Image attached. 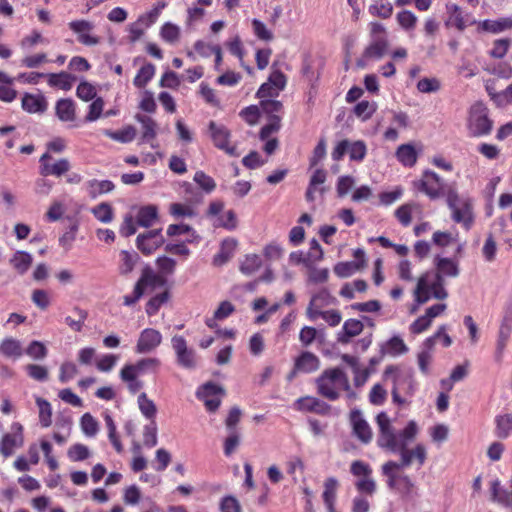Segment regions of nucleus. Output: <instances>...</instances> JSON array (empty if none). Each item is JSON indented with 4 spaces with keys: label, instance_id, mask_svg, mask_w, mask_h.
<instances>
[{
    "label": "nucleus",
    "instance_id": "f257e3e1",
    "mask_svg": "<svg viewBox=\"0 0 512 512\" xmlns=\"http://www.w3.org/2000/svg\"><path fill=\"white\" fill-rule=\"evenodd\" d=\"M378 425L377 446L392 453L400 454L398 469L408 467L415 459L419 466L424 465L427 459V451L423 444H417L413 449H408V443L416 437L418 426L415 421L407 423L401 432H397L392 425L387 413L380 412L376 417Z\"/></svg>",
    "mask_w": 512,
    "mask_h": 512
},
{
    "label": "nucleus",
    "instance_id": "f03ea898",
    "mask_svg": "<svg viewBox=\"0 0 512 512\" xmlns=\"http://www.w3.org/2000/svg\"><path fill=\"white\" fill-rule=\"evenodd\" d=\"M435 265L436 272H425L417 280L413 296L418 304H425L432 297L446 299L448 292L444 287V276L456 277L459 274L458 263L450 258L437 257Z\"/></svg>",
    "mask_w": 512,
    "mask_h": 512
},
{
    "label": "nucleus",
    "instance_id": "7ed1b4c3",
    "mask_svg": "<svg viewBox=\"0 0 512 512\" xmlns=\"http://www.w3.org/2000/svg\"><path fill=\"white\" fill-rule=\"evenodd\" d=\"M317 394L330 401H336L340 392L350 391V382L346 373L339 367L325 369L316 379Z\"/></svg>",
    "mask_w": 512,
    "mask_h": 512
},
{
    "label": "nucleus",
    "instance_id": "20e7f679",
    "mask_svg": "<svg viewBox=\"0 0 512 512\" xmlns=\"http://www.w3.org/2000/svg\"><path fill=\"white\" fill-rule=\"evenodd\" d=\"M160 366L161 361L156 357L141 358L135 363L125 364L119 372V377L126 384L129 393L136 394L144 387V382L139 376L147 372L157 373Z\"/></svg>",
    "mask_w": 512,
    "mask_h": 512
},
{
    "label": "nucleus",
    "instance_id": "39448f33",
    "mask_svg": "<svg viewBox=\"0 0 512 512\" xmlns=\"http://www.w3.org/2000/svg\"><path fill=\"white\" fill-rule=\"evenodd\" d=\"M384 377L392 380L391 394L394 403L403 405L406 399L401 394L409 397L414 394L416 385L410 372H403L398 366L389 365L384 370Z\"/></svg>",
    "mask_w": 512,
    "mask_h": 512
},
{
    "label": "nucleus",
    "instance_id": "423d86ee",
    "mask_svg": "<svg viewBox=\"0 0 512 512\" xmlns=\"http://www.w3.org/2000/svg\"><path fill=\"white\" fill-rule=\"evenodd\" d=\"M414 187L432 200L441 197H446L447 200L449 193L456 191L453 186L448 185L442 177L432 170H425L421 178L414 182Z\"/></svg>",
    "mask_w": 512,
    "mask_h": 512
},
{
    "label": "nucleus",
    "instance_id": "0eeeda50",
    "mask_svg": "<svg viewBox=\"0 0 512 512\" xmlns=\"http://www.w3.org/2000/svg\"><path fill=\"white\" fill-rule=\"evenodd\" d=\"M493 128V121L489 117V110L482 102L474 103L468 113L467 129L472 137L489 135Z\"/></svg>",
    "mask_w": 512,
    "mask_h": 512
},
{
    "label": "nucleus",
    "instance_id": "6e6552de",
    "mask_svg": "<svg viewBox=\"0 0 512 512\" xmlns=\"http://www.w3.org/2000/svg\"><path fill=\"white\" fill-rule=\"evenodd\" d=\"M320 358L308 350L301 351L293 361L291 370L286 375V380L292 382L299 374H312L320 369Z\"/></svg>",
    "mask_w": 512,
    "mask_h": 512
},
{
    "label": "nucleus",
    "instance_id": "1a4fd4ad",
    "mask_svg": "<svg viewBox=\"0 0 512 512\" xmlns=\"http://www.w3.org/2000/svg\"><path fill=\"white\" fill-rule=\"evenodd\" d=\"M395 470H398L396 461L391 460L382 465V473L388 478V487L403 495H410L415 488L414 482L406 474H396Z\"/></svg>",
    "mask_w": 512,
    "mask_h": 512
},
{
    "label": "nucleus",
    "instance_id": "9d476101",
    "mask_svg": "<svg viewBox=\"0 0 512 512\" xmlns=\"http://www.w3.org/2000/svg\"><path fill=\"white\" fill-rule=\"evenodd\" d=\"M345 154L349 155L351 161L362 162L367 154V146L362 140L351 142L348 139H343L335 145L331 157L334 161L339 162Z\"/></svg>",
    "mask_w": 512,
    "mask_h": 512
},
{
    "label": "nucleus",
    "instance_id": "9b49d317",
    "mask_svg": "<svg viewBox=\"0 0 512 512\" xmlns=\"http://www.w3.org/2000/svg\"><path fill=\"white\" fill-rule=\"evenodd\" d=\"M210 138L216 148L232 157L239 156L237 147L230 143L231 131L221 123L210 121L208 124Z\"/></svg>",
    "mask_w": 512,
    "mask_h": 512
},
{
    "label": "nucleus",
    "instance_id": "f8f14e48",
    "mask_svg": "<svg viewBox=\"0 0 512 512\" xmlns=\"http://www.w3.org/2000/svg\"><path fill=\"white\" fill-rule=\"evenodd\" d=\"M447 204L452 211V219L456 223H461L466 229H469L473 223L471 205L459 198L457 191L449 193Z\"/></svg>",
    "mask_w": 512,
    "mask_h": 512
},
{
    "label": "nucleus",
    "instance_id": "ddd939ff",
    "mask_svg": "<svg viewBox=\"0 0 512 512\" xmlns=\"http://www.w3.org/2000/svg\"><path fill=\"white\" fill-rule=\"evenodd\" d=\"M172 348L176 355L177 364L191 370L197 366V355L194 349L189 348L186 339L181 335H175L171 339Z\"/></svg>",
    "mask_w": 512,
    "mask_h": 512
},
{
    "label": "nucleus",
    "instance_id": "4468645a",
    "mask_svg": "<svg viewBox=\"0 0 512 512\" xmlns=\"http://www.w3.org/2000/svg\"><path fill=\"white\" fill-rule=\"evenodd\" d=\"M225 394L224 389L213 383L207 382L196 391V397L204 402L206 409L215 412L221 404V396Z\"/></svg>",
    "mask_w": 512,
    "mask_h": 512
},
{
    "label": "nucleus",
    "instance_id": "2eb2a0df",
    "mask_svg": "<svg viewBox=\"0 0 512 512\" xmlns=\"http://www.w3.org/2000/svg\"><path fill=\"white\" fill-rule=\"evenodd\" d=\"M51 160L52 155L48 154H42L39 159V172L44 177H61L62 175L67 173L71 168V164L69 160L66 158L58 159L54 163H52Z\"/></svg>",
    "mask_w": 512,
    "mask_h": 512
},
{
    "label": "nucleus",
    "instance_id": "dca6fc26",
    "mask_svg": "<svg viewBox=\"0 0 512 512\" xmlns=\"http://www.w3.org/2000/svg\"><path fill=\"white\" fill-rule=\"evenodd\" d=\"M161 343L162 334L160 331L153 328H145L138 337L135 352L138 354L150 353L159 347Z\"/></svg>",
    "mask_w": 512,
    "mask_h": 512
},
{
    "label": "nucleus",
    "instance_id": "f3484780",
    "mask_svg": "<svg viewBox=\"0 0 512 512\" xmlns=\"http://www.w3.org/2000/svg\"><path fill=\"white\" fill-rule=\"evenodd\" d=\"M164 243L161 229L150 230L139 234L136 239L137 248L145 255L152 254Z\"/></svg>",
    "mask_w": 512,
    "mask_h": 512
},
{
    "label": "nucleus",
    "instance_id": "a211bd4d",
    "mask_svg": "<svg viewBox=\"0 0 512 512\" xmlns=\"http://www.w3.org/2000/svg\"><path fill=\"white\" fill-rule=\"evenodd\" d=\"M294 407L298 411L310 412L318 415H328L331 411V406L314 396H303L298 398Z\"/></svg>",
    "mask_w": 512,
    "mask_h": 512
},
{
    "label": "nucleus",
    "instance_id": "6ab92c4d",
    "mask_svg": "<svg viewBox=\"0 0 512 512\" xmlns=\"http://www.w3.org/2000/svg\"><path fill=\"white\" fill-rule=\"evenodd\" d=\"M69 28L78 35L77 40L79 43L86 46H95L100 43L98 36L90 34L93 30L94 25L87 20H75L71 21Z\"/></svg>",
    "mask_w": 512,
    "mask_h": 512
},
{
    "label": "nucleus",
    "instance_id": "aec40b11",
    "mask_svg": "<svg viewBox=\"0 0 512 512\" xmlns=\"http://www.w3.org/2000/svg\"><path fill=\"white\" fill-rule=\"evenodd\" d=\"M350 422L352 425L353 435L363 444L372 441L373 432L368 422L363 418L359 410H353L350 413Z\"/></svg>",
    "mask_w": 512,
    "mask_h": 512
},
{
    "label": "nucleus",
    "instance_id": "412c9836",
    "mask_svg": "<svg viewBox=\"0 0 512 512\" xmlns=\"http://www.w3.org/2000/svg\"><path fill=\"white\" fill-rule=\"evenodd\" d=\"M11 429L12 432L6 433L0 441V453L4 457L11 456L15 450L23 444L21 425L15 423L12 425Z\"/></svg>",
    "mask_w": 512,
    "mask_h": 512
},
{
    "label": "nucleus",
    "instance_id": "4be33fe9",
    "mask_svg": "<svg viewBox=\"0 0 512 512\" xmlns=\"http://www.w3.org/2000/svg\"><path fill=\"white\" fill-rule=\"evenodd\" d=\"M136 284L139 285L140 289L145 293L165 286L166 280L162 275H159L151 268L146 267L142 270L141 276Z\"/></svg>",
    "mask_w": 512,
    "mask_h": 512
},
{
    "label": "nucleus",
    "instance_id": "5701e85b",
    "mask_svg": "<svg viewBox=\"0 0 512 512\" xmlns=\"http://www.w3.org/2000/svg\"><path fill=\"white\" fill-rule=\"evenodd\" d=\"M448 12L450 16L446 26H454L460 32L464 31L469 25L476 23V20L469 21V14H464L462 9L456 4L448 6Z\"/></svg>",
    "mask_w": 512,
    "mask_h": 512
},
{
    "label": "nucleus",
    "instance_id": "b1692460",
    "mask_svg": "<svg viewBox=\"0 0 512 512\" xmlns=\"http://www.w3.org/2000/svg\"><path fill=\"white\" fill-rule=\"evenodd\" d=\"M364 329L360 320L348 319L344 322L341 331L337 335V341L341 344H348L351 339L359 335Z\"/></svg>",
    "mask_w": 512,
    "mask_h": 512
},
{
    "label": "nucleus",
    "instance_id": "393cba45",
    "mask_svg": "<svg viewBox=\"0 0 512 512\" xmlns=\"http://www.w3.org/2000/svg\"><path fill=\"white\" fill-rule=\"evenodd\" d=\"M135 120L142 126V140L150 143L151 147L155 148L156 145H154L152 141L155 140L157 136L158 125L156 121L150 116L139 113L135 115Z\"/></svg>",
    "mask_w": 512,
    "mask_h": 512
},
{
    "label": "nucleus",
    "instance_id": "a878e982",
    "mask_svg": "<svg viewBox=\"0 0 512 512\" xmlns=\"http://www.w3.org/2000/svg\"><path fill=\"white\" fill-rule=\"evenodd\" d=\"M389 42L387 37L372 40L370 44L365 48L363 52V58L370 59H381L387 52Z\"/></svg>",
    "mask_w": 512,
    "mask_h": 512
},
{
    "label": "nucleus",
    "instance_id": "bb28decb",
    "mask_svg": "<svg viewBox=\"0 0 512 512\" xmlns=\"http://www.w3.org/2000/svg\"><path fill=\"white\" fill-rule=\"evenodd\" d=\"M88 195L95 199L100 195L112 192L115 189V184L110 180H97L91 179L86 183Z\"/></svg>",
    "mask_w": 512,
    "mask_h": 512
},
{
    "label": "nucleus",
    "instance_id": "cd10ccee",
    "mask_svg": "<svg viewBox=\"0 0 512 512\" xmlns=\"http://www.w3.org/2000/svg\"><path fill=\"white\" fill-rule=\"evenodd\" d=\"M0 354L7 358H19L23 354V347L19 340L6 337L0 343Z\"/></svg>",
    "mask_w": 512,
    "mask_h": 512
},
{
    "label": "nucleus",
    "instance_id": "c85d7f7f",
    "mask_svg": "<svg viewBox=\"0 0 512 512\" xmlns=\"http://www.w3.org/2000/svg\"><path fill=\"white\" fill-rule=\"evenodd\" d=\"M338 485V480L334 477H329L324 482L322 497L328 511L334 510Z\"/></svg>",
    "mask_w": 512,
    "mask_h": 512
},
{
    "label": "nucleus",
    "instance_id": "c756f323",
    "mask_svg": "<svg viewBox=\"0 0 512 512\" xmlns=\"http://www.w3.org/2000/svg\"><path fill=\"white\" fill-rule=\"evenodd\" d=\"M308 268V282L312 284L325 283L329 279V270L327 268H317L312 265L309 259H299Z\"/></svg>",
    "mask_w": 512,
    "mask_h": 512
},
{
    "label": "nucleus",
    "instance_id": "7c9ffc66",
    "mask_svg": "<svg viewBox=\"0 0 512 512\" xmlns=\"http://www.w3.org/2000/svg\"><path fill=\"white\" fill-rule=\"evenodd\" d=\"M396 157L402 165L413 167L417 162L418 155L413 145L402 144L396 150Z\"/></svg>",
    "mask_w": 512,
    "mask_h": 512
},
{
    "label": "nucleus",
    "instance_id": "2f4dec72",
    "mask_svg": "<svg viewBox=\"0 0 512 512\" xmlns=\"http://www.w3.org/2000/svg\"><path fill=\"white\" fill-rule=\"evenodd\" d=\"M75 81L76 77L66 72L52 73L48 75V83L50 86L58 87L65 91L70 90Z\"/></svg>",
    "mask_w": 512,
    "mask_h": 512
},
{
    "label": "nucleus",
    "instance_id": "473e14b6",
    "mask_svg": "<svg viewBox=\"0 0 512 512\" xmlns=\"http://www.w3.org/2000/svg\"><path fill=\"white\" fill-rule=\"evenodd\" d=\"M158 217V209L155 205H146L139 209L136 217L137 224L142 227H150Z\"/></svg>",
    "mask_w": 512,
    "mask_h": 512
},
{
    "label": "nucleus",
    "instance_id": "72a5a7b5",
    "mask_svg": "<svg viewBox=\"0 0 512 512\" xmlns=\"http://www.w3.org/2000/svg\"><path fill=\"white\" fill-rule=\"evenodd\" d=\"M56 115L61 121L75 120V104L71 99H60L56 104Z\"/></svg>",
    "mask_w": 512,
    "mask_h": 512
},
{
    "label": "nucleus",
    "instance_id": "f704fd0d",
    "mask_svg": "<svg viewBox=\"0 0 512 512\" xmlns=\"http://www.w3.org/2000/svg\"><path fill=\"white\" fill-rule=\"evenodd\" d=\"M480 28L483 31L490 33H500L504 30L512 28V19L511 18H501L498 20H484L480 23Z\"/></svg>",
    "mask_w": 512,
    "mask_h": 512
},
{
    "label": "nucleus",
    "instance_id": "c9c22d12",
    "mask_svg": "<svg viewBox=\"0 0 512 512\" xmlns=\"http://www.w3.org/2000/svg\"><path fill=\"white\" fill-rule=\"evenodd\" d=\"M137 403L140 412L144 417L147 419L153 421L155 420L156 413H157V407L152 399L148 397V395L145 392H142L139 394L137 398Z\"/></svg>",
    "mask_w": 512,
    "mask_h": 512
},
{
    "label": "nucleus",
    "instance_id": "e433bc0d",
    "mask_svg": "<svg viewBox=\"0 0 512 512\" xmlns=\"http://www.w3.org/2000/svg\"><path fill=\"white\" fill-rule=\"evenodd\" d=\"M78 230L79 221L77 219H72L67 230L59 237V245L66 251L70 250L76 240Z\"/></svg>",
    "mask_w": 512,
    "mask_h": 512
},
{
    "label": "nucleus",
    "instance_id": "4c0bfd02",
    "mask_svg": "<svg viewBox=\"0 0 512 512\" xmlns=\"http://www.w3.org/2000/svg\"><path fill=\"white\" fill-rule=\"evenodd\" d=\"M154 75L155 66L152 63H147L139 69L138 73L134 77L133 84L137 88H145Z\"/></svg>",
    "mask_w": 512,
    "mask_h": 512
},
{
    "label": "nucleus",
    "instance_id": "58836bf2",
    "mask_svg": "<svg viewBox=\"0 0 512 512\" xmlns=\"http://www.w3.org/2000/svg\"><path fill=\"white\" fill-rule=\"evenodd\" d=\"M419 208V205L416 204V203H405L401 206H399L396 210H395V217L397 218V220L399 221V223L404 226V227H407L411 224L412 222V213L417 210Z\"/></svg>",
    "mask_w": 512,
    "mask_h": 512
},
{
    "label": "nucleus",
    "instance_id": "ea45409f",
    "mask_svg": "<svg viewBox=\"0 0 512 512\" xmlns=\"http://www.w3.org/2000/svg\"><path fill=\"white\" fill-rule=\"evenodd\" d=\"M376 109L377 105L375 102L363 100L355 105L353 113L357 118L365 122L372 117V115L376 112Z\"/></svg>",
    "mask_w": 512,
    "mask_h": 512
},
{
    "label": "nucleus",
    "instance_id": "a19ab883",
    "mask_svg": "<svg viewBox=\"0 0 512 512\" xmlns=\"http://www.w3.org/2000/svg\"><path fill=\"white\" fill-rule=\"evenodd\" d=\"M91 212L98 221L105 224L112 222L114 219L113 207L107 202H102L94 206Z\"/></svg>",
    "mask_w": 512,
    "mask_h": 512
},
{
    "label": "nucleus",
    "instance_id": "79ce46f5",
    "mask_svg": "<svg viewBox=\"0 0 512 512\" xmlns=\"http://www.w3.org/2000/svg\"><path fill=\"white\" fill-rule=\"evenodd\" d=\"M262 260L257 254H248L240 264V271L247 276L252 275L260 269Z\"/></svg>",
    "mask_w": 512,
    "mask_h": 512
},
{
    "label": "nucleus",
    "instance_id": "37998d69",
    "mask_svg": "<svg viewBox=\"0 0 512 512\" xmlns=\"http://www.w3.org/2000/svg\"><path fill=\"white\" fill-rule=\"evenodd\" d=\"M369 13L381 19H389L393 14V6L388 0H378L369 6Z\"/></svg>",
    "mask_w": 512,
    "mask_h": 512
},
{
    "label": "nucleus",
    "instance_id": "c03bdc74",
    "mask_svg": "<svg viewBox=\"0 0 512 512\" xmlns=\"http://www.w3.org/2000/svg\"><path fill=\"white\" fill-rule=\"evenodd\" d=\"M137 260L138 255L136 253H130L126 250H122L120 252L119 273L121 275H128L131 273Z\"/></svg>",
    "mask_w": 512,
    "mask_h": 512
},
{
    "label": "nucleus",
    "instance_id": "a18cd8bd",
    "mask_svg": "<svg viewBox=\"0 0 512 512\" xmlns=\"http://www.w3.org/2000/svg\"><path fill=\"white\" fill-rule=\"evenodd\" d=\"M186 233H191V238L186 240L187 243H197L199 241V235H197L196 232L192 229V227L187 224H171L167 228V235L170 237Z\"/></svg>",
    "mask_w": 512,
    "mask_h": 512
},
{
    "label": "nucleus",
    "instance_id": "49530a36",
    "mask_svg": "<svg viewBox=\"0 0 512 512\" xmlns=\"http://www.w3.org/2000/svg\"><path fill=\"white\" fill-rule=\"evenodd\" d=\"M496 436L507 438L512 433V414L500 415L496 418Z\"/></svg>",
    "mask_w": 512,
    "mask_h": 512
},
{
    "label": "nucleus",
    "instance_id": "de8ad7c7",
    "mask_svg": "<svg viewBox=\"0 0 512 512\" xmlns=\"http://www.w3.org/2000/svg\"><path fill=\"white\" fill-rule=\"evenodd\" d=\"M166 6H167V3L165 1H158L150 11H148L138 17L139 22H142L144 27H150L157 21L161 11Z\"/></svg>",
    "mask_w": 512,
    "mask_h": 512
},
{
    "label": "nucleus",
    "instance_id": "09e8293b",
    "mask_svg": "<svg viewBox=\"0 0 512 512\" xmlns=\"http://www.w3.org/2000/svg\"><path fill=\"white\" fill-rule=\"evenodd\" d=\"M37 406L39 408V423L43 428H47L52 424V408L48 401L37 398Z\"/></svg>",
    "mask_w": 512,
    "mask_h": 512
},
{
    "label": "nucleus",
    "instance_id": "8fccbe9b",
    "mask_svg": "<svg viewBox=\"0 0 512 512\" xmlns=\"http://www.w3.org/2000/svg\"><path fill=\"white\" fill-rule=\"evenodd\" d=\"M396 19L399 26L406 31L413 30L418 21L417 16L410 10H402L398 12Z\"/></svg>",
    "mask_w": 512,
    "mask_h": 512
},
{
    "label": "nucleus",
    "instance_id": "3c124183",
    "mask_svg": "<svg viewBox=\"0 0 512 512\" xmlns=\"http://www.w3.org/2000/svg\"><path fill=\"white\" fill-rule=\"evenodd\" d=\"M260 107L262 111L270 117H281L279 113L283 110V104L279 100L275 99H263L260 101Z\"/></svg>",
    "mask_w": 512,
    "mask_h": 512
},
{
    "label": "nucleus",
    "instance_id": "603ef678",
    "mask_svg": "<svg viewBox=\"0 0 512 512\" xmlns=\"http://www.w3.org/2000/svg\"><path fill=\"white\" fill-rule=\"evenodd\" d=\"M80 426L83 433L88 437H93L99 430L98 421L90 414L85 413L80 419Z\"/></svg>",
    "mask_w": 512,
    "mask_h": 512
},
{
    "label": "nucleus",
    "instance_id": "864d4df0",
    "mask_svg": "<svg viewBox=\"0 0 512 512\" xmlns=\"http://www.w3.org/2000/svg\"><path fill=\"white\" fill-rule=\"evenodd\" d=\"M408 347L399 336H393L386 342V352L392 356L405 354Z\"/></svg>",
    "mask_w": 512,
    "mask_h": 512
},
{
    "label": "nucleus",
    "instance_id": "5fc2aeb1",
    "mask_svg": "<svg viewBox=\"0 0 512 512\" xmlns=\"http://www.w3.org/2000/svg\"><path fill=\"white\" fill-rule=\"evenodd\" d=\"M168 298L169 292L167 290L152 297L146 304L147 315L153 316L157 314L160 307L168 301Z\"/></svg>",
    "mask_w": 512,
    "mask_h": 512
},
{
    "label": "nucleus",
    "instance_id": "6e6d98bb",
    "mask_svg": "<svg viewBox=\"0 0 512 512\" xmlns=\"http://www.w3.org/2000/svg\"><path fill=\"white\" fill-rule=\"evenodd\" d=\"M111 139L121 142V143H129L132 142L136 136V129L129 125L125 128L114 131V132H107L106 133Z\"/></svg>",
    "mask_w": 512,
    "mask_h": 512
},
{
    "label": "nucleus",
    "instance_id": "4d7b16f0",
    "mask_svg": "<svg viewBox=\"0 0 512 512\" xmlns=\"http://www.w3.org/2000/svg\"><path fill=\"white\" fill-rule=\"evenodd\" d=\"M326 140L321 138L309 158V169L315 168L326 157Z\"/></svg>",
    "mask_w": 512,
    "mask_h": 512
},
{
    "label": "nucleus",
    "instance_id": "13d9d810",
    "mask_svg": "<svg viewBox=\"0 0 512 512\" xmlns=\"http://www.w3.org/2000/svg\"><path fill=\"white\" fill-rule=\"evenodd\" d=\"M157 425L155 420L151 421L143 429V444L147 448H152L157 445Z\"/></svg>",
    "mask_w": 512,
    "mask_h": 512
},
{
    "label": "nucleus",
    "instance_id": "bf43d9fd",
    "mask_svg": "<svg viewBox=\"0 0 512 512\" xmlns=\"http://www.w3.org/2000/svg\"><path fill=\"white\" fill-rule=\"evenodd\" d=\"M238 225L236 213L233 210L226 211L223 215L217 218V227H222L228 231L235 230Z\"/></svg>",
    "mask_w": 512,
    "mask_h": 512
},
{
    "label": "nucleus",
    "instance_id": "052dcab7",
    "mask_svg": "<svg viewBox=\"0 0 512 512\" xmlns=\"http://www.w3.org/2000/svg\"><path fill=\"white\" fill-rule=\"evenodd\" d=\"M160 35L164 41L174 43L180 37V29L177 25L167 22L161 27Z\"/></svg>",
    "mask_w": 512,
    "mask_h": 512
},
{
    "label": "nucleus",
    "instance_id": "680f3d73",
    "mask_svg": "<svg viewBox=\"0 0 512 512\" xmlns=\"http://www.w3.org/2000/svg\"><path fill=\"white\" fill-rule=\"evenodd\" d=\"M251 24L253 33L259 40L269 42L274 38L272 31L259 19H253Z\"/></svg>",
    "mask_w": 512,
    "mask_h": 512
},
{
    "label": "nucleus",
    "instance_id": "e2e57ef3",
    "mask_svg": "<svg viewBox=\"0 0 512 512\" xmlns=\"http://www.w3.org/2000/svg\"><path fill=\"white\" fill-rule=\"evenodd\" d=\"M74 312L78 315V319L75 320L71 316H67L65 318V323L75 332H80L84 326V322L87 319L88 313L87 311L75 307Z\"/></svg>",
    "mask_w": 512,
    "mask_h": 512
},
{
    "label": "nucleus",
    "instance_id": "0e129e2a",
    "mask_svg": "<svg viewBox=\"0 0 512 512\" xmlns=\"http://www.w3.org/2000/svg\"><path fill=\"white\" fill-rule=\"evenodd\" d=\"M68 457L73 462L83 461L90 455L89 449L86 445L77 443L68 449Z\"/></svg>",
    "mask_w": 512,
    "mask_h": 512
},
{
    "label": "nucleus",
    "instance_id": "69168bd1",
    "mask_svg": "<svg viewBox=\"0 0 512 512\" xmlns=\"http://www.w3.org/2000/svg\"><path fill=\"white\" fill-rule=\"evenodd\" d=\"M194 181L206 193H211L216 188L214 179L203 171H197L194 175Z\"/></svg>",
    "mask_w": 512,
    "mask_h": 512
},
{
    "label": "nucleus",
    "instance_id": "338daca9",
    "mask_svg": "<svg viewBox=\"0 0 512 512\" xmlns=\"http://www.w3.org/2000/svg\"><path fill=\"white\" fill-rule=\"evenodd\" d=\"M361 270L355 262H339L334 266V273L341 278L353 275L356 271Z\"/></svg>",
    "mask_w": 512,
    "mask_h": 512
},
{
    "label": "nucleus",
    "instance_id": "774afa93",
    "mask_svg": "<svg viewBox=\"0 0 512 512\" xmlns=\"http://www.w3.org/2000/svg\"><path fill=\"white\" fill-rule=\"evenodd\" d=\"M511 45V40L508 38L497 39L493 43V48L490 51V56L496 59L503 58Z\"/></svg>",
    "mask_w": 512,
    "mask_h": 512
}]
</instances>
